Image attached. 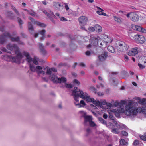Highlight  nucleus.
<instances>
[{"mask_svg": "<svg viewBox=\"0 0 146 146\" xmlns=\"http://www.w3.org/2000/svg\"><path fill=\"white\" fill-rule=\"evenodd\" d=\"M125 113L127 116L130 117L132 120L134 119L137 114L142 112L146 114V109H142L141 107L136 108L134 106L132 102H130L125 107Z\"/></svg>", "mask_w": 146, "mask_h": 146, "instance_id": "f257e3e1", "label": "nucleus"}, {"mask_svg": "<svg viewBox=\"0 0 146 146\" xmlns=\"http://www.w3.org/2000/svg\"><path fill=\"white\" fill-rule=\"evenodd\" d=\"M71 95L72 96L75 101L78 102V98L79 97L84 100H86L87 102H92L94 99L90 98L88 94L86 92H84L82 90L78 89L77 87H75L74 89L72 90Z\"/></svg>", "mask_w": 146, "mask_h": 146, "instance_id": "f03ea898", "label": "nucleus"}, {"mask_svg": "<svg viewBox=\"0 0 146 146\" xmlns=\"http://www.w3.org/2000/svg\"><path fill=\"white\" fill-rule=\"evenodd\" d=\"M57 72V69L55 68H47L46 74L49 75V78L54 83H61L64 82V77L57 76L56 73Z\"/></svg>", "mask_w": 146, "mask_h": 146, "instance_id": "7ed1b4c3", "label": "nucleus"}, {"mask_svg": "<svg viewBox=\"0 0 146 146\" xmlns=\"http://www.w3.org/2000/svg\"><path fill=\"white\" fill-rule=\"evenodd\" d=\"M115 45L117 49L120 51L124 52L128 49L127 45L124 42L118 41L116 42Z\"/></svg>", "mask_w": 146, "mask_h": 146, "instance_id": "20e7f679", "label": "nucleus"}, {"mask_svg": "<svg viewBox=\"0 0 146 146\" xmlns=\"http://www.w3.org/2000/svg\"><path fill=\"white\" fill-rule=\"evenodd\" d=\"M11 34L9 31H5L3 35L0 36V44H3L7 41V37H11Z\"/></svg>", "mask_w": 146, "mask_h": 146, "instance_id": "39448f33", "label": "nucleus"}, {"mask_svg": "<svg viewBox=\"0 0 146 146\" xmlns=\"http://www.w3.org/2000/svg\"><path fill=\"white\" fill-rule=\"evenodd\" d=\"M78 21L80 25L81 26V29L83 30H85L84 26L86 25L88 22L87 18L85 16H81L79 18Z\"/></svg>", "mask_w": 146, "mask_h": 146, "instance_id": "423d86ee", "label": "nucleus"}, {"mask_svg": "<svg viewBox=\"0 0 146 146\" xmlns=\"http://www.w3.org/2000/svg\"><path fill=\"white\" fill-rule=\"evenodd\" d=\"M15 54L16 55V57L13 56H9V58L11 60V61L12 62H16L20 60L23 57V56L21 52H19L16 51Z\"/></svg>", "mask_w": 146, "mask_h": 146, "instance_id": "0eeeda50", "label": "nucleus"}, {"mask_svg": "<svg viewBox=\"0 0 146 146\" xmlns=\"http://www.w3.org/2000/svg\"><path fill=\"white\" fill-rule=\"evenodd\" d=\"M30 70L33 72L35 71H37L38 74H45V72L42 70V68L40 66H38L36 68L33 65H31V64H30Z\"/></svg>", "mask_w": 146, "mask_h": 146, "instance_id": "6e6552de", "label": "nucleus"}, {"mask_svg": "<svg viewBox=\"0 0 146 146\" xmlns=\"http://www.w3.org/2000/svg\"><path fill=\"white\" fill-rule=\"evenodd\" d=\"M134 38L137 43L143 44L145 41V39L144 37L141 35H134Z\"/></svg>", "mask_w": 146, "mask_h": 146, "instance_id": "1a4fd4ad", "label": "nucleus"}, {"mask_svg": "<svg viewBox=\"0 0 146 146\" xmlns=\"http://www.w3.org/2000/svg\"><path fill=\"white\" fill-rule=\"evenodd\" d=\"M7 49L10 50H14L15 51V53H16V51L20 52L19 48L16 44L9 43L7 45Z\"/></svg>", "mask_w": 146, "mask_h": 146, "instance_id": "9d476101", "label": "nucleus"}, {"mask_svg": "<svg viewBox=\"0 0 146 146\" xmlns=\"http://www.w3.org/2000/svg\"><path fill=\"white\" fill-rule=\"evenodd\" d=\"M90 43L87 46L88 48H90L91 46H96L98 43V39L96 37H92L90 40Z\"/></svg>", "mask_w": 146, "mask_h": 146, "instance_id": "9b49d317", "label": "nucleus"}, {"mask_svg": "<svg viewBox=\"0 0 146 146\" xmlns=\"http://www.w3.org/2000/svg\"><path fill=\"white\" fill-rule=\"evenodd\" d=\"M28 29L30 32L32 34L34 35V37L35 38H37L38 36V33L34 34V29L31 23L28 22Z\"/></svg>", "mask_w": 146, "mask_h": 146, "instance_id": "f8f14e48", "label": "nucleus"}, {"mask_svg": "<svg viewBox=\"0 0 146 146\" xmlns=\"http://www.w3.org/2000/svg\"><path fill=\"white\" fill-rule=\"evenodd\" d=\"M138 48L135 47L133 48L131 50L129 51L128 52V55L130 56H134L137 54L138 51L137 49Z\"/></svg>", "mask_w": 146, "mask_h": 146, "instance_id": "ddd939ff", "label": "nucleus"}, {"mask_svg": "<svg viewBox=\"0 0 146 146\" xmlns=\"http://www.w3.org/2000/svg\"><path fill=\"white\" fill-rule=\"evenodd\" d=\"M108 56V53L106 52H103L101 55L98 56V58L100 60L103 61Z\"/></svg>", "mask_w": 146, "mask_h": 146, "instance_id": "4468645a", "label": "nucleus"}, {"mask_svg": "<svg viewBox=\"0 0 146 146\" xmlns=\"http://www.w3.org/2000/svg\"><path fill=\"white\" fill-rule=\"evenodd\" d=\"M130 102H129L128 103V104L127 105H126L125 107V110H124V106L122 104H121L117 108V110L119 112L121 113H124L125 114L127 115L125 113V111H126V109H125V107H126L129 104V103H130Z\"/></svg>", "mask_w": 146, "mask_h": 146, "instance_id": "2eb2a0df", "label": "nucleus"}, {"mask_svg": "<svg viewBox=\"0 0 146 146\" xmlns=\"http://www.w3.org/2000/svg\"><path fill=\"white\" fill-rule=\"evenodd\" d=\"M139 16L137 14L134 12H131L130 19L134 22H137L138 21Z\"/></svg>", "mask_w": 146, "mask_h": 146, "instance_id": "dca6fc26", "label": "nucleus"}, {"mask_svg": "<svg viewBox=\"0 0 146 146\" xmlns=\"http://www.w3.org/2000/svg\"><path fill=\"white\" fill-rule=\"evenodd\" d=\"M53 6L56 10H59L61 9H63V5L62 4L58 2H54Z\"/></svg>", "mask_w": 146, "mask_h": 146, "instance_id": "f3484780", "label": "nucleus"}, {"mask_svg": "<svg viewBox=\"0 0 146 146\" xmlns=\"http://www.w3.org/2000/svg\"><path fill=\"white\" fill-rule=\"evenodd\" d=\"M23 54L26 57V60L29 62L30 63L32 61V59L28 52L24 51L23 52Z\"/></svg>", "mask_w": 146, "mask_h": 146, "instance_id": "a211bd4d", "label": "nucleus"}, {"mask_svg": "<svg viewBox=\"0 0 146 146\" xmlns=\"http://www.w3.org/2000/svg\"><path fill=\"white\" fill-rule=\"evenodd\" d=\"M30 20L34 24H36L38 26L44 27L46 26V25L44 23H42L41 22L36 21L34 19L30 17L29 18Z\"/></svg>", "mask_w": 146, "mask_h": 146, "instance_id": "6ab92c4d", "label": "nucleus"}, {"mask_svg": "<svg viewBox=\"0 0 146 146\" xmlns=\"http://www.w3.org/2000/svg\"><path fill=\"white\" fill-rule=\"evenodd\" d=\"M84 118V123L85 125H87V123L88 122H89L92 120V117L91 116H86L85 114L83 116Z\"/></svg>", "mask_w": 146, "mask_h": 146, "instance_id": "aec40b11", "label": "nucleus"}, {"mask_svg": "<svg viewBox=\"0 0 146 146\" xmlns=\"http://www.w3.org/2000/svg\"><path fill=\"white\" fill-rule=\"evenodd\" d=\"M43 12L49 18H50L51 16H52V17L54 18L55 19L57 18L53 14V12H52L51 11H50V13H48L47 12V11L45 10H44Z\"/></svg>", "mask_w": 146, "mask_h": 146, "instance_id": "412c9836", "label": "nucleus"}, {"mask_svg": "<svg viewBox=\"0 0 146 146\" xmlns=\"http://www.w3.org/2000/svg\"><path fill=\"white\" fill-rule=\"evenodd\" d=\"M46 30H42L39 31L38 32L42 36L40 38V41L44 40L45 37V34L46 33Z\"/></svg>", "mask_w": 146, "mask_h": 146, "instance_id": "4be33fe9", "label": "nucleus"}, {"mask_svg": "<svg viewBox=\"0 0 146 146\" xmlns=\"http://www.w3.org/2000/svg\"><path fill=\"white\" fill-rule=\"evenodd\" d=\"M38 46L41 52L43 54H45L46 53V51L44 49L43 45L42 44L40 43L38 44Z\"/></svg>", "mask_w": 146, "mask_h": 146, "instance_id": "5701e85b", "label": "nucleus"}, {"mask_svg": "<svg viewBox=\"0 0 146 146\" xmlns=\"http://www.w3.org/2000/svg\"><path fill=\"white\" fill-rule=\"evenodd\" d=\"M76 102H76V101H75V102H74L75 104V105L79 106V107H83L86 105V104L84 101L83 100H81V101H80V104L79 103L76 104Z\"/></svg>", "mask_w": 146, "mask_h": 146, "instance_id": "b1692460", "label": "nucleus"}, {"mask_svg": "<svg viewBox=\"0 0 146 146\" xmlns=\"http://www.w3.org/2000/svg\"><path fill=\"white\" fill-rule=\"evenodd\" d=\"M95 30L98 32H100L102 31V27L98 24H96L95 26Z\"/></svg>", "mask_w": 146, "mask_h": 146, "instance_id": "393cba45", "label": "nucleus"}, {"mask_svg": "<svg viewBox=\"0 0 146 146\" xmlns=\"http://www.w3.org/2000/svg\"><path fill=\"white\" fill-rule=\"evenodd\" d=\"M120 145L127 146L128 145V143L126 142L125 140L124 139H121L119 141Z\"/></svg>", "mask_w": 146, "mask_h": 146, "instance_id": "a878e982", "label": "nucleus"}, {"mask_svg": "<svg viewBox=\"0 0 146 146\" xmlns=\"http://www.w3.org/2000/svg\"><path fill=\"white\" fill-rule=\"evenodd\" d=\"M98 120L101 123L103 124L104 125H107V122L102 117H98Z\"/></svg>", "mask_w": 146, "mask_h": 146, "instance_id": "bb28decb", "label": "nucleus"}, {"mask_svg": "<svg viewBox=\"0 0 146 146\" xmlns=\"http://www.w3.org/2000/svg\"><path fill=\"white\" fill-rule=\"evenodd\" d=\"M92 103L96 106L99 105L100 107H102L101 103L99 100L96 101L94 99L92 102Z\"/></svg>", "mask_w": 146, "mask_h": 146, "instance_id": "cd10ccee", "label": "nucleus"}, {"mask_svg": "<svg viewBox=\"0 0 146 146\" xmlns=\"http://www.w3.org/2000/svg\"><path fill=\"white\" fill-rule=\"evenodd\" d=\"M108 49L110 52L111 53H114L115 52L114 48L112 46H108Z\"/></svg>", "mask_w": 146, "mask_h": 146, "instance_id": "c85d7f7f", "label": "nucleus"}, {"mask_svg": "<svg viewBox=\"0 0 146 146\" xmlns=\"http://www.w3.org/2000/svg\"><path fill=\"white\" fill-rule=\"evenodd\" d=\"M13 15V14L11 11H8L7 12V16L10 17V18L11 19H13L14 16H12Z\"/></svg>", "mask_w": 146, "mask_h": 146, "instance_id": "c756f323", "label": "nucleus"}, {"mask_svg": "<svg viewBox=\"0 0 146 146\" xmlns=\"http://www.w3.org/2000/svg\"><path fill=\"white\" fill-rule=\"evenodd\" d=\"M114 20L117 22L121 23L122 22L121 18H118L116 16H114Z\"/></svg>", "mask_w": 146, "mask_h": 146, "instance_id": "7c9ffc66", "label": "nucleus"}, {"mask_svg": "<svg viewBox=\"0 0 146 146\" xmlns=\"http://www.w3.org/2000/svg\"><path fill=\"white\" fill-rule=\"evenodd\" d=\"M9 38H11V40L12 41L18 42L19 40V37L16 38H12L11 36V37Z\"/></svg>", "mask_w": 146, "mask_h": 146, "instance_id": "2f4dec72", "label": "nucleus"}, {"mask_svg": "<svg viewBox=\"0 0 146 146\" xmlns=\"http://www.w3.org/2000/svg\"><path fill=\"white\" fill-rule=\"evenodd\" d=\"M111 132L113 133L117 134L119 133V131L117 128H114L111 130Z\"/></svg>", "mask_w": 146, "mask_h": 146, "instance_id": "473e14b6", "label": "nucleus"}, {"mask_svg": "<svg viewBox=\"0 0 146 146\" xmlns=\"http://www.w3.org/2000/svg\"><path fill=\"white\" fill-rule=\"evenodd\" d=\"M12 9L15 11V12L17 14L18 16H19L20 13L14 7L12 6H11Z\"/></svg>", "mask_w": 146, "mask_h": 146, "instance_id": "72a5a7b5", "label": "nucleus"}, {"mask_svg": "<svg viewBox=\"0 0 146 146\" xmlns=\"http://www.w3.org/2000/svg\"><path fill=\"white\" fill-rule=\"evenodd\" d=\"M28 13L32 16L33 17L37 15L36 13L32 10H30V11H29Z\"/></svg>", "mask_w": 146, "mask_h": 146, "instance_id": "f704fd0d", "label": "nucleus"}, {"mask_svg": "<svg viewBox=\"0 0 146 146\" xmlns=\"http://www.w3.org/2000/svg\"><path fill=\"white\" fill-rule=\"evenodd\" d=\"M64 85L66 88H71L74 86L73 85L65 83Z\"/></svg>", "mask_w": 146, "mask_h": 146, "instance_id": "c9c22d12", "label": "nucleus"}, {"mask_svg": "<svg viewBox=\"0 0 146 146\" xmlns=\"http://www.w3.org/2000/svg\"><path fill=\"white\" fill-rule=\"evenodd\" d=\"M73 82L74 84L77 85H79L80 84V82L76 79H74L73 81Z\"/></svg>", "mask_w": 146, "mask_h": 146, "instance_id": "e433bc0d", "label": "nucleus"}, {"mask_svg": "<svg viewBox=\"0 0 146 146\" xmlns=\"http://www.w3.org/2000/svg\"><path fill=\"white\" fill-rule=\"evenodd\" d=\"M55 14L58 17L59 19H60V20L61 21H64V17H61L60 16V15L59 14V13H56Z\"/></svg>", "mask_w": 146, "mask_h": 146, "instance_id": "4c0bfd02", "label": "nucleus"}, {"mask_svg": "<svg viewBox=\"0 0 146 146\" xmlns=\"http://www.w3.org/2000/svg\"><path fill=\"white\" fill-rule=\"evenodd\" d=\"M90 89L93 92H94L95 93H97V89L93 86H91L90 88Z\"/></svg>", "mask_w": 146, "mask_h": 146, "instance_id": "58836bf2", "label": "nucleus"}, {"mask_svg": "<svg viewBox=\"0 0 146 146\" xmlns=\"http://www.w3.org/2000/svg\"><path fill=\"white\" fill-rule=\"evenodd\" d=\"M118 127L120 129H126V128H127V126L123 124H121L119 125Z\"/></svg>", "mask_w": 146, "mask_h": 146, "instance_id": "ea45409f", "label": "nucleus"}, {"mask_svg": "<svg viewBox=\"0 0 146 146\" xmlns=\"http://www.w3.org/2000/svg\"><path fill=\"white\" fill-rule=\"evenodd\" d=\"M145 99L143 98L139 100V102L142 105H144L145 103Z\"/></svg>", "mask_w": 146, "mask_h": 146, "instance_id": "a19ab883", "label": "nucleus"}, {"mask_svg": "<svg viewBox=\"0 0 146 146\" xmlns=\"http://www.w3.org/2000/svg\"><path fill=\"white\" fill-rule=\"evenodd\" d=\"M121 74L122 75H123L125 76H127L128 75V72L125 71H123L121 72Z\"/></svg>", "mask_w": 146, "mask_h": 146, "instance_id": "79ce46f5", "label": "nucleus"}, {"mask_svg": "<svg viewBox=\"0 0 146 146\" xmlns=\"http://www.w3.org/2000/svg\"><path fill=\"white\" fill-rule=\"evenodd\" d=\"M121 133L122 135L124 136H127L128 135V133L125 131H122L121 132Z\"/></svg>", "mask_w": 146, "mask_h": 146, "instance_id": "37998d69", "label": "nucleus"}, {"mask_svg": "<svg viewBox=\"0 0 146 146\" xmlns=\"http://www.w3.org/2000/svg\"><path fill=\"white\" fill-rule=\"evenodd\" d=\"M89 123L90 126L92 127H94L96 125L95 123L94 122L92 121V120L90 121Z\"/></svg>", "mask_w": 146, "mask_h": 146, "instance_id": "c03bdc74", "label": "nucleus"}, {"mask_svg": "<svg viewBox=\"0 0 146 146\" xmlns=\"http://www.w3.org/2000/svg\"><path fill=\"white\" fill-rule=\"evenodd\" d=\"M140 138L141 139L144 141L146 140V137L144 135H141L140 136Z\"/></svg>", "mask_w": 146, "mask_h": 146, "instance_id": "a18cd8bd", "label": "nucleus"}, {"mask_svg": "<svg viewBox=\"0 0 146 146\" xmlns=\"http://www.w3.org/2000/svg\"><path fill=\"white\" fill-rule=\"evenodd\" d=\"M17 19L18 20V22L19 24L20 25H22L23 24V21L19 17H18L17 18Z\"/></svg>", "mask_w": 146, "mask_h": 146, "instance_id": "49530a36", "label": "nucleus"}, {"mask_svg": "<svg viewBox=\"0 0 146 146\" xmlns=\"http://www.w3.org/2000/svg\"><path fill=\"white\" fill-rule=\"evenodd\" d=\"M88 30L90 31H94L95 30V28L92 27H90L88 29Z\"/></svg>", "mask_w": 146, "mask_h": 146, "instance_id": "de8ad7c7", "label": "nucleus"}, {"mask_svg": "<svg viewBox=\"0 0 146 146\" xmlns=\"http://www.w3.org/2000/svg\"><path fill=\"white\" fill-rule=\"evenodd\" d=\"M107 107V108L108 109H110L112 105L111 103H107L106 104Z\"/></svg>", "mask_w": 146, "mask_h": 146, "instance_id": "09e8293b", "label": "nucleus"}, {"mask_svg": "<svg viewBox=\"0 0 146 146\" xmlns=\"http://www.w3.org/2000/svg\"><path fill=\"white\" fill-rule=\"evenodd\" d=\"M0 49L3 52H8L7 50L4 47H1L0 48Z\"/></svg>", "mask_w": 146, "mask_h": 146, "instance_id": "8fccbe9b", "label": "nucleus"}, {"mask_svg": "<svg viewBox=\"0 0 146 146\" xmlns=\"http://www.w3.org/2000/svg\"><path fill=\"white\" fill-rule=\"evenodd\" d=\"M109 117L110 118V119L111 120H114V117L113 116L112 114H110L109 115Z\"/></svg>", "mask_w": 146, "mask_h": 146, "instance_id": "3c124183", "label": "nucleus"}, {"mask_svg": "<svg viewBox=\"0 0 146 146\" xmlns=\"http://www.w3.org/2000/svg\"><path fill=\"white\" fill-rule=\"evenodd\" d=\"M64 4L65 5L64 7L66 9V11H70V9H69V7H68L67 4L64 3Z\"/></svg>", "mask_w": 146, "mask_h": 146, "instance_id": "603ef678", "label": "nucleus"}, {"mask_svg": "<svg viewBox=\"0 0 146 146\" xmlns=\"http://www.w3.org/2000/svg\"><path fill=\"white\" fill-rule=\"evenodd\" d=\"M138 66L141 69H143L145 68V66L142 65V64L138 63Z\"/></svg>", "mask_w": 146, "mask_h": 146, "instance_id": "864d4df0", "label": "nucleus"}, {"mask_svg": "<svg viewBox=\"0 0 146 146\" xmlns=\"http://www.w3.org/2000/svg\"><path fill=\"white\" fill-rule=\"evenodd\" d=\"M121 104V103H120L119 102H115L114 105L115 106H120Z\"/></svg>", "mask_w": 146, "mask_h": 146, "instance_id": "5fc2aeb1", "label": "nucleus"}, {"mask_svg": "<svg viewBox=\"0 0 146 146\" xmlns=\"http://www.w3.org/2000/svg\"><path fill=\"white\" fill-rule=\"evenodd\" d=\"M101 103V105H102H102H105L107 104V103L106 102V101L105 100H104L102 101H101V102H100Z\"/></svg>", "mask_w": 146, "mask_h": 146, "instance_id": "6e6d98bb", "label": "nucleus"}, {"mask_svg": "<svg viewBox=\"0 0 146 146\" xmlns=\"http://www.w3.org/2000/svg\"><path fill=\"white\" fill-rule=\"evenodd\" d=\"M137 27V31H142V28L141 27L138 26Z\"/></svg>", "mask_w": 146, "mask_h": 146, "instance_id": "4d7b16f0", "label": "nucleus"}, {"mask_svg": "<svg viewBox=\"0 0 146 146\" xmlns=\"http://www.w3.org/2000/svg\"><path fill=\"white\" fill-rule=\"evenodd\" d=\"M115 115L116 117L119 118L120 117V114L117 112H115Z\"/></svg>", "mask_w": 146, "mask_h": 146, "instance_id": "13d9d810", "label": "nucleus"}, {"mask_svg": "<svg viewBox=\"0 0 146 146\" xmlns=\"http://www.w3.org/2000/svg\"><path fill=\"white\" fill-rule=\"evenodd\" d=\"M139 144L138 141L137 140H135L133 143V145H138Z\"/></svg>", "mask_w": 146, "mask_h": 146, "instance_id": "bf43d9fd", "label": "nucleus"}, {"mask_svg": "<svg viewBox=\"0 0 146 146\" xmlns=\"http://www.w3.org/2000/svg\"><path fill=\"white\" fill-rule=\"evenodd\" d=\"M33 63L36 65H38V61L35 59H34L33 60Z\"/></svg>", "mask_w": 146, "mask_h": 146, "instance_id": "052dcab7", "label": "nucleus"}, {"mask_svg": "<svg viewBox=\"0 0 146 146\" xmlns=\"http://www.w3.org/2000/svg\"><path fill=\"white\" fill-rule=\"evenodd\" d=\"M86 56H89L91 54V52L89 51H87L86 52Z\"/></svg>", "mask_w": 146, "mask_h": 146, "instance_id": "680f3d73", "label": "nucleus"}, {"mask_svg": "<svg viewBox=\"0 0 146 146\" xmlns=\"http://www.w3.org/2000/svg\"><path fill=\"white\" fill-rule=\"evenodd\" d=\"M5 30V28L4 27H0V31H1L2 32H3Z\"/></svg>", "mask_w": 146, "mask_h": 146, "instance_id": "e2e57ef3", "label": "nucleus"}, {"mask_svg": "<svg viewBox=\"0 0 146 146\" xmlns=\"http://www.w3.org/2000/svg\"><path fill=\"white\" fill-rule=\"evenodd\" d=\"M86 131L87 133L86 136H87L88 135V134L90 133V128H88L86 129Z\"/></svg>", "mask_w": 146, "mask_h": 146, "instance_id": "0e129e2a", "label": "nucleus"}, {"mask_svg": "<svg viewBox=\"0 0 146 146\" xmlns=\"http://www.w3.org/2000/svg\"><path fill=\"white\" fill-rule=\"evenodd\" d=\"M137 27H138V26L136 25H132V28L133 29L135 30H137Z\"/></svg>", "mask_w": 146, "mask_h": 146, "instance_id": "69168bd1", "label": "nucleus"}, {"mask_svg": "<svg viewBox=\"0 0 146 146\" xmlns=\"http://www.w3.org/2000/svg\"><path fill=\"white\" fill-rule=\"evenodd\" d=\"M64 67L67 68H68L70 66L69 65L67 64V63H64Z\"/></svg>", "mask_w": 146, "mask_h": 146, "instance_id": "338daca9", "label": "nucleus"}, {"mask_svg": "<svg viewBox=\"0 0 146 146\" xmlns=\"http://www.w3.org/2000/svg\"><path fill=\"white\" fill-rule=\"evenodd\" d=\"M103 117L104 118L106 119L108 117L106 113H104L103 115Z\"/></svg>", "mask_w": 146, "mask_h": 146, "instance_id": "774afa93", "label": "nucleus"}]
</instances>
